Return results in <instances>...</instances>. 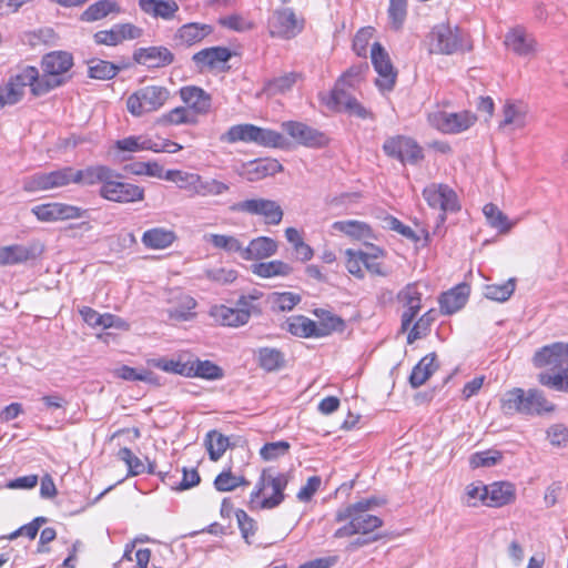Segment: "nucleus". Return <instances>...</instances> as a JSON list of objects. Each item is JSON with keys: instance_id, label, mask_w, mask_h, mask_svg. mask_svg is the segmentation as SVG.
<instances>
[{"instance_id": "nucleus-55", "label": "nucleus", "mask_w": 568, "mask_h": 568, "mask_svg": "<svg viewBox=\"0 0 568 568\" xmlns=\"http://www.w3.org/2000/svg\"><path fill=\"white\" fill-rule=\"evenodd\" d=\"M114 375L124 381H142L153 382V374L148 369H136L126 365H123L114 371Z\"/></svg>"}, {"instance_id": "nucleus-20", "label": "nucleus", "mask_w": 568, "mask_h": 568, "mask_svg": "<svg viewBox=\"0 0 568 568\" xmlns=\"http://www.w3.org/2000/svg\"><path fill=\"white\" fill-rule=\"evenodd\" d=\"M37 81V68L27 67L18 74L11 77L6 84L2 85L6 91L7 102L18 103L24 95L26 88L29 87L33 94Z\"/></svg>"}, {"instance_id": "nucleus-34", "label": "nucleus", "mask_w": 568, "mask_h": 568, "mask_svg": "<svg viewBox=\"0 0 568 568\" xmlns=\"http://www.w3.org/2000/svg\"><path fill=\"white\" fill-rule=\"evenodd\" d=\"M468 298V286L458 285L455 288L444 293L439 298L440 311L450 315L459 311L466 304Z\"/></svg>"}, {"instance_id": "nucleus-18", "label": "nucleus", "mask_w": 568, "mask_h": 568, "mask_svg": "<svg viewBox=\"0 0 568 568\" xmlns=\"http://www.w3.org/2000/svg\"><path fill=\"white\" fill-rule=\"evenodd\" d=\"M505 45L521 58H534L539 51V43L532 32L523 26L511 28L505 36Z\"/></svg>"}, {"instance_id": "nucleus-43", "label": "nucleus", "mask_w": 568, "mask_h": 568, "mask_svg": "<svg viewBox=\"0 0 568 568\" xmlns=\"http://www.w3.org/2000/svg\"><path fill=\"white\" fill-rule=\"evenodd\" d=\"M483 213L488 224L499 231V233H508L515 223L509 222L506 214H504L497 205L488 203L484 206Z\"/></svg>"}, {"instance_id": "nucleus-61", "label": "nucleus", "mask_w": 568, "mask_h": 568, "mask_svg": "<svg viewBox=\"0 0 568 568\" xmlns=\"http://www.w3.org/2000/svg\"><path fill=\"white\" fill-rule=\"evenodd\" d=\"M300 301L301 297L291 292L274 293L272 297L273 306L282 312L292 311Z\"/></svg>"}, {"instance_id": "nucleus-53", "label": "nucleus", "mask_w": 568, "mask_h": 568, "mask_svg": "<svg viewBox=\"0 0 568 568\" xmlns=\"http://www.w3.org/2000/svg\"><path fill=\"white\" fill-rule=\"evenodd\" d=\"M435 321V314L433 311L426 312L412 327L410 332L407 336V342L409 344L414 343L416 339H419L427 335L429 332L432 323Z\"/></svg>"}, {"instance_id": "nucleus-4", "label": "nucleus", "mask_w": 568, "mask_h": 568, "mask_svg": "<svg viewBox=\"0 0 568 568\" xmlns=\"http://www.w3.org/2000/svg\"><path fill=\"white\" fill-rule=\"evenodd\" d=\"M500 409L504 415H540L555 410V406L546 399L542 392L515 387L500 397Z\"/></svg>"}, {"instance_id": "nucleus-21", "label": "nucleus", "mask_w": 568, "mask_h": 568, "mask_svg": "<svg viewBox=\"0 0 568 568\" xmlns=\"http://www.w3.org/2000/svg\"><path fill=\"white\" fill-rule=\"evenodd\" d=\"M423 196L429 206L443 212L458 210V201L455 191L446 184H430L423 191Z\"/></svg>"}, {"instance_id": "nucleus-25", "label": "nucleus", "mask_w": 568, "mask_h": 568, "mask_svg": "<svg viewBox=\"0 0 568 568\" xmlns=\"http://www.w3.org/2000/svg\"><path fill=\"white\" fill-rule=\"evenodd\" d=\"M278 245L275 240L267 236H258L244 246L243 260L256 261L271 257L277 252Z\"/></svg>"}, {"instance_id": "nucleus-45", "label": "nucleus", "mask_w": 568, "mask_h": 568, "mask_svg": "<svg viewBox=\"0 0 568 568\" xmlns=\"http://www.w3.org/2000/svg\"><path fill=\"white\" fill-rule=\"evenodd\" d=\"M190 363L191 359H184L183 355H180L176 359L159 358L152 361V365L156 368L166 373L179 374L185 377L191 374Z\"/></svg>"}, {"instance_id": "nucleus-64", "label": "nucleus", "mask_w": 568, "mask_h": 568, "mask_svg": "<svg viewBox=\"0 0 568 568\" xmlns=\"http://www.w3.org/2000/svg\"><path fill=\"white\" fill-rule=\"evenodd\" d=\"M486 486L481 484H470L466 487V504L468 506H476L478 501L487 505Z\"/></svg>"}, {"instance_id": "nucleus-29", "label": "nucleus", "mask_w": 568, "mask_h": 568, "mask_svg": "<svg viewBox=\"0 0 568 568\" xmlns=\"http://www.w3.org/2000/svg\"><path fill=\"white\" fill-rule=\"evenodd\" d=\"M528 106L523 101L508 100L503 106V121L499 128L511 125L514 129H521L526 125Z\"/></svg>"}, {"instance_id": "nucleus-23", "label": "nucleus", "mask_w": 568, "mask_h": 568, "mask_svg": "<svg viewBox=\"0 0 568 568\" xmlns=\"http://www.w3.org/2000/svg\"><path fill=\"white\" fill-rule=\"evenodd\" d=\"M398 300L407 308L402 315V329L406 331L422 307V293L416 283L406 285L399 293Z\"/></svg>"}, {"instance_id": "nucleus-60", "label": "nucleus", "mask_w": 568, "mask_h": 568, "mask_svg": "<svg viewBox=\"0 0 568 568\" xmlns=\"http://www.w3.org/2000/svg\"><path fill=\"white\" fill-rule=\"evenodd\" d=\"M501 457V454L497 450L479 452L470 457L469 463L473 468L490 467L496 465Z\"/></svg>"}, {"instance_id": "nucleus-1", "label": "nucleus", "mask_w": 568, "mask_h": 568, "mask_svg": "<svg viewBox=\"0 0 568 568\" xmlns=\"http://www.w3.org/2000/svg\"><path fill=\"white\" fill-rule=\"evenodd\" d=\"M532 361L537 367L548 366L557 371L554 374L540 373L538 381L541 385L568 393V343L546 345L535 353Z\"/></svg>"}, {"instance_id": "nucleus-41", "label": "nucleus", "mask_w": 568, "mask_h": 568, "mask_svg": "<svg viewBox=\"0 0 568 568\" xmlns=\"http://www.w3.org/2000/svg\"><path fill=\"white\" fill-rule=\"evenodd\" d=\"M191 374L187 377H200L204 379H220L223 377V371L211 361L191 359Z\"/></svg>"}, {"instance_id": "nucleus-10", "label": "nucleus", "mask_w": 568, "mask_h": 568, "mask_svg": "<svg viewBox=\"0 0 568 568\" xmlns=\"http://www.w3.org/2000/svg\"><path fill=\"white\" fill-rule=\"evenodd\" d=\"M428 123L436 130L446 134H458L473 126L477 116L473 112H447L444 110H435L427 115Z\"/></svg>"}, {"instance_id": "nucleus-24", "label": "nucleus", "mask_w": 568, "mask_h": 568, "mask_svg": "<svg viewBox=\"0 0 568 568\" xmlns=\"http://www.w3.org/2000/svg\"><path fill=\"white\" fill-rule=\"evenodd\" d=\"M41 253L38 245L0 246V265H12L36 258Z\"/></svg>"}, {"instance_id": "nucleus-58", "label": "nucleus", "mask_w": 568, "mask_h": 568, "mask_svg": "<svg viewBox=\"0 0 568 568\" xmlns=\"http://www.w3.org/2000/svg\"><path fill=\"white\" fill-rule=\"evenodd\" d=\"M255 179H262L267 175H274L283 170L282 164L277 160L265 159L257 160L252 163Z\"/></svg>"}, {"instance_id": "nucleus-62", "label": "nucleus", "mask_w": 568, "mask_h": 568, "mask_svg": "<svg viewBox=\"0 0 568 568\" xmlns=\"http://www.w3.org/2000/svg\"><path fill=\"white\" fill-rule=\"evenodd\" d=\"M205 276L212 282L225 285L233 283L236 280L237 272L232 268L216 267L206 270Z\"/></svg>"}, {"instance_id": "nucleus-63", "label": "nucleus", "mask_w": 568, "mask_h": 568, "mask_svg": "<svg viewBox=\"0 0 568 568\" xmlns=\"http://www.w3.org/2000/svg\"><path fill=\"white\" fill-rule=\"evenodd\" d=\"M196 306L193 297L184 295L181 297V307L170 310V317L178 321H186L191 316V311Z\"/></svg>"}, {"instance_id": "nucleus-54", "label": "nucleus", "mask_w": 568, "mask_h": 568, "mask_svg": "<svg viewBox=\"0 0 568 568\" xmlns=\"http://www.w3.org/2000/svg\"><path fill=\"white\" fill-rule=\"evenodd\" d=\"M407 0H390L388 8V17L392 28L399 30L406 19Z\"/></svg>"}, {"instance_id": "nucleus-16", "label": "nucleus", "mask_w": 568, "mask_h": 568, "mask_svg": "<svg viewBox=\"0 0 568 568\" xmlns=\"http://www.w3.org/2000/svg\"><path fill=\"white\" fill-rule=\"evenodd\" d=\"M371 59L375 71L378 74L375 83L382 91L393 90L397 72L395 71L390 58L383 45L378 42L373 43Z\"/></svg>"}, {"instance_id": "nucleus-17", "label": "nucleus", "mask_w": 568, "mask_h": 568, "mask_svg": "<svg viewBox=\"0 0 568 568\" xmlns=\"http://www.w3.org/2000/svg\"><path fill=\"white\" fill-rule=\"evenodd\" d=\"M31 212L41 222L77 220L84 217L88 213L82 207L60 202L36 205L31 209Z\"/></svg>"}, {"instance_id": "nucleus-59", "label": "nucleus", "mask_w": 568, "mask_h": 568, "mask_svg": "<svg viewBox=\"0 0 568 568\" xmlns=\"http://www.w3.org/2000/svg\"><path fill=\"white\" fill-rule=\"evenodd\" d=\"M290 449V444L285 440L273 442L265 444L261 450L260 455L264 460H273L281 456L287 454Z\"/></svg>"}, {"instance_id": "nucleus-39", "label": "nucleus", "mask_w": 568, "mask_h": 568, "mask_svg": "<svg viewBox=\"0 0 568 568\" xmlns=\"http://www.w3.org/2000/svg\"><path fill=\"white\" fill-rule=\"evenodd\" d=\"M120 7L112 0H99L89 6L82 13L81 20L85 22H93L101 20L110 13H119Z\"/></svg>"}, {"instance_id": "nucleus-22", "label": "nucleus", "mask_w": 568, "mask_h": 568, "mask_svg": "<svg viewBox=\"0 0 568 568\" xmlns=\"http://www.w3.org/2000/svg\"><path fill=\"white\" fill-rule=\"evenodd\" d=\"M133 60L148 68H163L173 62L174 55L165 47H149L135 50Z\"/></svg>"}, {"instance_id": "nucleus-9", "label": "nucleus", "mask_w": 568, "mask_h": 568, "mask_svg": "<svg viewBox=\"0 0 568 568\" xmlns=\"http://www.w3.org/2000/svg\"><path fill=\"white\" fill-rule=\"evenodd\" d=\"M232 212L261 216L266 225H278L284 211L278 202L265 197H251L233 203L230 206Z\"/></svg>"}, {"instance_id": "nucleus-44", "label": "nucleus", "mask_w": 568, "mask_h": 568, "mask_svg": "<svg viewBox=\"0 0 568 568\" xmlns=\"http://www.w3.org/2000/svg\"><path fill=\"white\" fill-rule=\"evenodd\" d=\"M231 190V185L229 182L213 179V178H200L199 187L196 190V195L202 197L207 196H222L229 193Z\"/></svg>"}, {"instance_id": "nucleus-48", "label": "nucleus", "mask_w": 568, "mask_h": 568, "mask_svg": "<svg viewBox=\"0 0 568 568\" xmlns=\"http://www.w3.org/2000/svg\"><path fill=\"white\" fill-rule=\"evenodd\" d=\"M515 287V280L510 278L503 284L486 285L484 287V295L491 301L506 302L514 294Z\"/></svg>"}, {"instance_id": "nucleus-15", "label": "nucleus", "mask_w": 568, "mask_h": 568, "mask_svg": "<svg viewBox=\"0 0 568 568\" xmlns=\"http://www.w3.org/2000/svg\"><path fill=\"white\" fill-rule=\"evenodd\" d=\"M383 151L387 156L397 159L404 164H415L423 159L420 146L413 139L404 135L387 138L383 144Z\"/></svg>"}, {"instance_id": "nucleus-13", "label": "nucleus", "mask_w": 568, "mask_h": 568, "mask_svg": "<svg viewBox=\"0 0 568 568\" xmlns=\"http://www.w3.org/2000/svg\"><path fill=\"white\" fill-rule=\"evenodd\" d=\"M428 51L435 54H454L463 48L460 30L449 24L435 26L428 34Z\"/></svg>"}, {"instance_id": "nucleus-31", "label": "nucleus", "mask_w": 568, "mask_h": 568, "mask_svg": "<svg viewBox=\"0 0 568 568\" xmlns=\"http://www.w3.org/2000/svg\"><path fill=\"white\" fill-rule=\"evenodd\" d=\"M487 506L501 507L515 500V487L510 483L497 481L486 486Z\"/></svg>"}, {"instance_id": "nucleus-46", "label": "nucleus", "mask_w": 568, "mask_h": 568, "mask_svg": "<svg viewBox=\"0 0 568 568\" xmlns=\"http://www.w3.org/2000/svg\"><path fill=\"white\" fill-rule=\"evenodd\" d=\"M229 445V438L217 430H211L206 434L205 447L211 460H219L227 449Z\"/></svg>"}, {"instance_id": "nucleus-32", "label": "nucleus", "mask_w": 568, "mask_h": 568, "mask_svg": "<svg viewBox=\"0 0 568 568\" xmlns=\"http://www.w3.org/2000/svg\"><path fill=\"white\" fill-rule=\"evenodd\" d=\"M211 315L213 318L224 326L237 327L248 322V314L244 310H237L225 306L215 305L211 308Z\"/></svg>"}, {"instance_id": "nucleus-35", "label": "nucleus", "mask_w": 568, "mask_h": 568, "mask_svg": "<svg viewBox=\"0 0 568 568\" xmlns=\"http://www.w3.org/2000/svg\"><path fill=\"white\" fill-rule=\"evenodd\" d=\"M293 268L290 264L273 260L270 262H260L251 265V272L262 278L285 277L292 273Z\"/></svg>"}, {"instance_id": "nucleus-27", "label": "nucleus", "mask_w": 568, "mask_h": 568, "mask_svg": "<svg viewBox=\"0 0 568 568\" xmlns=\"http://www.w3.org/2000/svg\"><path fill=\"white\" fill-rule=\"evenodd\" d=\"M232 57L229 49L223 47H212L203 49L193 55L196 65L209 69H217L225 64Z\"/></svg>"}, {"instance_id": "nucleus-11", "label": "nucleus", "mask_w": 568, "mask_h": 568, "mask_svg": "<svg viewBox=\"0 0 568 568\" xmlns=\"http://www.w3.org/2000/svg\"><path fill=\"white\" fill-rule=\"evenodd\" d=\"M75 184L74 168L64 166L51 172L36 173L23 181L27 192L49 191Z\"/></svg>"}, {"instance_id": "nucleus-30", "label": "nucleus", "mask_w": 568, "mask_h": 568, "mask_svg": "<svg viewBox=\"0 0 568 568\" xmlns=\"http://www.w3.org/2000/svg\"><path fill=\"white\" fill-rule=\"evenodd\" d=\"M112 176L113 170L105 165H91L82 170L74 169L75 184L80 185H105L106 180Z\"/></svg>"}, {"instance_id": "nucleus-52", "label": "nucleus", "mask_w": 568, "mask_h": 568, "mask_svg": "<svg viewBox=\"0 0 568 568\" xmlns=\"http://www.w3.org/2000/svg\"><path fill=\"white\" fill-rule=\"evenodd\" d=\"M115 145L120 151L125 152H139L142 150L153 151V141L142 136L124 138L122 140H118Z\"/></svg>"}, {"instance_id": "nucleus-8", "label": "nucleus", "mask_w": 568, "mask_h": 568, "mask_svg": "<svg viewBox=\"0 0 568 568\" xmlns=\"http://www.w3.org/2000/svg\"><path fill=\"white\" fill-rule=\"evenodd\" d=\"M170 97L165 87L146 85L133 92L126 100L128 111L134 116H141L162 108Z\"/></svg>"}, {"instance_id": "nucleus-2", "label": "nucleus", "mask_w": 568, "mask_h": 568, "mask_svg": "<svg viewBox=\"0 0 568 568\" xmlns=\"http://www.w3.org/2000/svg\"><path fill=\"white\" fill-rule=\"evenodd\" d=\"M377 505L378 503L375 498H368L339 508L335 514V520L337 523L348 520V523L338 528L334 532V537L344 538L356 534H368L379 528L383 525V520L368 513Z\"/></svg>"}, {"instance_id": "nucleus-19", "label": "nucleus", "mask_w": 568, "mask_h": 568, "mask_svg": "<svg viewBox=\"0 0 568 568\" xmlns=\"http://www.w3.org/2000/svg\"><path fill=\"white\" fill-rule=\"evenodd\" d=\"M283 130L297 143L307 148H323L328 143L327 136L305 123L288 121L282 124Z\"/></svg>"}, {"instance_id": "nucleus-36", "label": "nucleus", "mask_w": 568, "mask_h": 568, "mask_svg": "<svg viewBox=\"0 0 568 568\" xmlns=\"http://www.w3.org/2000/svg\"><path fill=\"white\" fill-rule=\"evenodd\" d=\"M142 11L153 17H160L165 20L174 18L179 6L173 0H139Z\"/></svg>"}, {"instance_id": "nucleus-6", "label": "nucleus", "mask_w": 568, "mask_h": 568, "mask_svg": "<svg viewBox=\"0 0 568 568\" xmlns=\"http://www.w3.org/2000/svg\"><path fill=\"white\" fill-rule=\"evenodd\" d=\"M220 140L227 143H255L266 148H280L285 142L281 133L248 123L231 126L220 136Z\"/></svg>"}, {"instance_id": "nucleus-56", "label": "nucleus", "mask_w": 568, "mask_h": 568, "mask_svg": "<svg viewBox=\"0 0 568 568\" xmlns=\"http://www.w3.org/2000/svg\"><path fill=\"white\" fill-rule=\"evenodd\" d=\"M161 121L166 124L179 125L184 123H194L195 119L187 108L178 106L163 114Z\"/></svg>"}, {"instance_id": "nucleus-42", "label": "nucleus", "mask_w": 568, "mask_h": 568, "mask_svg": "<svg viewBox=\"0 0 568 568\" xmlns=\"http://www.w3.org/2000/svg\"><path fill=\"white\" fill-rule=\"evenodd\" d=\"M205 239L215 248L223 250L230 254L239 253L243 258L244 245L236 236L226 234H209Z\"/></svg>"}, {"instance_id": "nucleus-33", "label": "nucleus", "mask_w": 568, "mask_h": 568, "mask_svg": "<svg viewBox=\"0 0 568 568\" xmlns=\"http://www.w3.org/2000/svg\"><path fill=\"white\" fill-rule=\"evenodd\" d=\"M175 240V232L165 227H153L146 230L141 239L143 245L152 250L166 248L171 246Z\"/></svg>"}, {"instance_id": "nucleus-26", "label": "nucleus", "mask_w": 568, "mask_h": 568, "mask_svg": "<svg viewBox=\"0 0 568 568\" xmlns=\"http://www.w3.org/2000/svg\"><path fill=\"white\" fill-rule=\"evenodd\" d=\"M213 28L210 24L190 22L183 24L175 33V40L186 47L194 45L210 36Z\"/></svg>"}, {"instance_id": "nucleus-40", "label": "nucleus", "mask_w": 568, "mask_h": 568, "mask_svg": "<svg viewBox=\"0 0 568 568\" xmlns=\"http://www.w3.org/2000/svg\"><path fill=\"white\" fill-rule=\"evenodd\" d=\"M89 77L97 80H110L113 79L123 68L124 65H118L112 62L101 60V59H91L89 62Z\"/></svg>"}, {"instance_id": "nucleus-14", "label": "nucleus", "mask_w": 568, "mask_h": 568, "mask_svg": "<svg viewBox=\"0 0 568 568\" xmlns=\"http://www.w3.org/2000/svg\"><path fill=\"white\" fill-rule=\"evenodd\" d=\"M267 26L272 37L292 39L303 30L304 20L298 18L291 8H281L273 11Z\"/></svg>"}, {"instance_id": "nucleus-57", "label": "nucleus", "mask_w": 568, "mask_h": 568, "mask_svg": "<svg viewBox=\"0 0 568 568\" xmlns=\"http://www.w3.org/2000/svg\"><path fill=\"white\" fill-rule=\"evenodd\" d=\"M354 100L356 99L346 91V84H335L331 93V103L336 110L345 111Z\"/></svg>"}, {"instance_id": "nucleus-37", "label": "nucleus", "mask_w": 568, "mask_h": 568, "mask_svg": "<svg viewBox=\"0 0 568 568\" xmlns=\"http://www.w3.org/2000/svg\"><path fill=\"white\" fill-rule=\"evenodd\" d=\"M436 356L434 353L424 356L413 368L409 376L412 387L417 388L426 383L432 374L437 369Z\"/></svg>"}, {"instance_id": "nucleus-5", "label": "nucleus", "mask_w": 568, "mask_h": 568, "mask_svg": "<svg viewBox=\"0 0 568 568\" xmlns=\"http://www.w3.org/2000/svg\"><path fill=\"white\" fill-rule=\"evenodd\" d=\"M290 477L285 473L276 471L273 468L263 469L255 489L251 493V503L257 499L262 509H273L281 505L285 498L284 490Z\"/></svg>"}, {"instance_id": "nucleus-28", "label": "nucleus", "mask_w": 568, "mask_h": 568, "mask_svg": "<svg viewBox=\"0 0 568 568\" xmlns=\"http://www.w3.org/2000/svg\"><path fill=\"white\" fill-rule=\"evenodd\" d=\"M180 95L195 113L205 114L211 109V95L199 87H184L180 90Z\"/></svg>"}, {"instance_id": "nucleus-12", "label": "nucleus", "mask_w": 568, "mask_h": 568, "mask_svg": "<svg viewBox=\"0 0 568 568\" xmlns=\"http://www.w3.org/2000/svg\"><path fill=\"white\" fill-rule=\"evenodd\" d=\"M99 195L111 202L128 204L144 199V189L120 180V174L113 170V176L108 179L105 185H101Z\"/></svg>"}, {"instance_id": "nucleus-7", "label": "nucleus", "mask_w": 568, "mask_h": 568, "mask_svg": "<svg viewBox=\"0 0 568 568\" xmlns=\"http://www.w3.org/2000/svg\"><path fill=\"white\" fill-rule=\"evenodd\" d=\"M344 322L337 316H328L317 323L304 315L291 316L285 322L286 331L303 338L328 336L334 331H341Z\"/></svg>"}, {"instance_id": "nucleus-50", "label": "nucleus", "mask_w": 568, "mask_h": 568, "mask_svg": "<svg viewBox=\"0 0 568 568\" xmlns=\"http://www.w3.org/2000/svg\"><path fill=\"white\" fill-rule=\"evenodd\" d=\"M258 363L268 372L276 371L283 364V355L275 348L264 347L258 351Z\"/></svg>"}, {"instance_id": "nucleus-3", "label": "nucleus", "mask_w": 568, "mask_h": 568, "mask_svg": "<svg viewBox=\"0 0 568 568\" xmlns=\"http://www.w3.org/2000/svg\"><path fill=\"white\" fill-rule=\"evenodd\" d=\"M73 65V58L64 51L47 53L41 61L40 74L37 70V81L33 89L34 97H42L50 91L63 85L69 77L67 73Z\"/></svg>"}, {"instance_id": "nucleus-47", "label": "nucleus", "mask_w": 568, "mask_h": 568, "mask_svg": "<svg viewBox=\"0 0 568 568\" xmlns=\"http://www.w3.org/2000/svg\"><path fill=\"white\" fill-rule=\"evenodd\" d=\"M250 481L244 476H236L231 468L220 473L214 480V487L217 491H233L240 486H248Z\"/></svg>"}, {"instance_id": "nucleus-49", "label": "nucleus", "mask_w": 568, "mask_h": 568, "mask_svg": "<svg viewBox=\"0 0 568 568\" xmlns=\"http://www.w3.org/2000/svg\"><path fill=\"white\" fill-rule=\"evenodd\" d=\"M345 267L348 271L349 274L355 276L356 278L363 280L365 276L364 273V251H356L352 248H347L345 251Z\"/></svg>"}, {"instance_id": "nucleus-51", "label": "nucleus", "mask_w": 568, "mask_h": 568, "mask_svg": "<svg viewBox=\"0 0 568 568\" xmlns=\"http://www.w3.org/2000/svg\"><path fill=\"white\" fill-rule=\"evenodd\" d=\"M297 75L295 73H288L284 74L282 77L275 78L273 80H270L266 84L264 90L267 92V94L275 95L285 93L286 91L291 90L292 87L296 82Z\"/></svg>"}, {"instance_id": "nucleus-38", "label": "nucleus", "mask_w": 568, "mask_h": 568, "mask_svg": "<svg viewBox=\"0 0 568 568\" xmlns=\"http://www.w3.org/2000/svg\"><path fill=\"white\" fill-rule=\"evenodd\" d=\"M332 229L355 240L365 241L373 237L371 226L362 221H337L332 224Z\"/></svg>"}]
</instances>
